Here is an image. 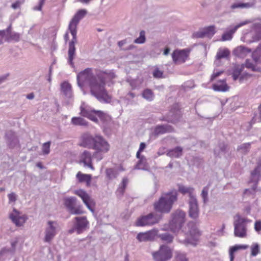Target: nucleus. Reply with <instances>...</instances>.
Returning <instances> with one entry per match:
<instances>
[{
  "instance_id": "f257e3e1",
  "label": "nucleus",
  "mask_w": 261,
  "mask_h": 261,
  "mask_svg": "<svg viewBox=\"0 0 261 261\" xmlns=\"http://www.w3.org/2000/svg\"><path fill=\"white\" fill-rule=\"evenodd\" d=\"M107 77L113 79L116 77L114 72L100 73L95 75L91 68H86L77 75L78 86L82 88L85 85H88L90 92L99 101L105 103H110L111 97L105 89L106 80Z\"/></svg>"
},
{
  "instance_id": "f03ea898",
  "label": "nucleus",
  "mask_w": 261,
  "mask_h": 261,
  "mask_svg": "<svg viewBox=\"0 0 261 261\" xmlns=\"http://www.w3.org/2000/svg\"><path fill=\"white\" fill-rule=\"evenodd\" d=\"M177 200V191L175 189L163 193L159 200L154 203V209L161 213H169L173 203Z\"/></svg>"
},
{
  "instance_id": "7ed1b4c3",
  "label": "nucleus",
  "mask_w": 261,
  "mask_h": 261,
  "mask_svg": "<svg viewBox=\"0 0 261 261\" xmlns=\"http://www.w3.org/2000/svg\"><path fill=\"white\" fill-rule=\"evenodd\" d=\"M95 139L93 147V149L95 150L93 158L99 161L103 159L104 154L108 152L110 147L109 143L102 136L95 135Z\"/></svg>"
},
{
  "instance_id": "20e7f679",
  "label": "nucleus",
  "mask_w": 261,
  "mask_h": 261,
  "mask_svg": "<svg viewBox=\"0 0 261 261\" xmlns=\"http://www.w3.org/2000/svg\"><path fill=\"white\" fill-rule=\"evenodd\" d=\"M186 213L181 210H176L172 214V219L169 221V227L173 232L178 231L185 222Z\"/></svg>"
},
{
  "instance_id": "39448f33",
  "label": "nucleus",
  "mask_w": 261,
  "mask_h": 261,
  "mask_svg": "<svg viewBox=\"0 0 261 261\" xmlns=\"http://www.w3.org/2000/svg\"><path fill=\"white\" fill-rule=\"evenodd\" d=\"M261 161L257 162V165L253 171L251 172L250 179L249 182L252 183L253 185L250 189H245L244 192V195H254L256 192L257 185L260 176Z\"/></svg>"
},
{
  "instance_id": "423d86ee",
  "label": "nucleus",
  "mask_w": 261,
  "mask_h": 261,
  "mask_svg": "<svg viewBox=\"0 0 261 261\" xmlns=\"http://www.w3.org/2000/svg\"><path fill=\"white\" fill-rule=\"evenodd\" d=\"M81 114L96 123L98 122V118L103 122L107 121L109 119V116L103 112L92 109L81 108Z\"/></svg>"
},
{
  "instance_id": "0eeeda50",
  "label": "nucleus",
  "mask_w": 261,
  "mask_h": 261,
  "mask_svg": "<svg viewBox=\"0 0 261 261\" xmlns=\"http://www.w3.org/2000/svg\"><path fill=\"white\" fill-rule=\"evenodd\" d=\"M74 222H73L72 227L68 230L69 234H72L75 232L77 234H80L88 228L89 223L86 217H76L74 218Z\"/></svg>"
},
{
  "instance_id": "6e6552de",
  "label": "nucleus",
  "mask_w": 261,
  "mask_h": 261,
  "mask_svg": "<svg viewBox=\"0 0 261 261\" xmlns=\"http://www.w3.org/2000/svg\"><path fill=\"white\" fill-rule=\"evenodd\" d=\"M59 230V225L57 221L51 220L47 221V226L44 231L45 236L43 241L45 243H50Z\"/></svg>"
},
{
  "instance_id": "1a4fd4ad",
  "label": "nucleus",
  "mask_w": 261,
  "mask_h": 261,
  "mask_svg": "<svg viewBox=\"0 0 261 261\" xmlns=\"http://www.w3.org/2000/svg\"><path fill=\"white\" fill-rule=\"evenodd\" d=\"M237 219L234 221V234L236 237L243 238L247 236L246 222L247 218H242L240 215L236 216Z\"/></svg>"
},
{
  "instance_id": "9d476101",
  "label": "nucleus",
  "mask_w": 261,
  "mask_h": 261,
  "mask_svg": "<svg viewBox=\"0 0 261 261\" xmlns=\"http://www.w3.org/2000/svg\"><path fill=\"white\" fill-rule=\"evenodd\" d=\"M64 203L68 211L72 215H81L84 213L82 206L75 197L65 198Z\"/></svg>"
},
{
  "instance_id": "9b49d317",
  "label": "nucleus",
  "mask_w": 261,
  "mask_h": 261,
  "mask_svg": "<svg viewBox=\"0 0 261 261\" xmlns=\"http://www.w3.org/2000/svg\"><path fill=\"white\" fill-rule=\"evenodd\" d=\"M152 255L154 261H168L172 256V250L168 246L163 245L158 251L152 252Z\"/></svg>"
},
{
  "instance_id": "f8f14e48",
  "label": "nucleus",
  "mask_w": 261,
  "mask_h": 261,
  "mask_svg": "<svg viewBox=\"0 0 261 261\" xmlns=\"http://www.w3.org/2000/svg\"><path fill=\"white\" fill-rule=\"evenodd\" d=\"M162 216L161 214L151 213L139 218L136 222V225L138 226L152 225L158 223L162 219Z\"/></svg>"
},
{
  "instance_id": "ddd939ff",
  "label": "nucleus",
  "mask_w": 261,
  "mask_h": 261,
  "mask_svg": "<svg viewBox=\"0 0 261 261\" xmlns=\"http://www.w3.org/2000/svg\"><path fill=\"white\" fill-rule=\"evenodd\" d=\"M189 55L186 49H175L172 54L173 61L175 64H181L186 62Z\"/></svg>"
},
{
  "instance_id": "4468645a",
  "label": "nucleus",
  "mask_w": 261,
  "mask_h": 261,
  "mask_svg": "<svg viewBox=\"0 0 261 261\" xmlns=\"http://www.w3.org/2000/svg\"><path fill=\"white\" fill-rule=\"evenodd\" d=\"M189 233L191 234L192 232L189 230L188 233H184L183 231L178 232L177 240L179 243L187 246L189 245L195 246L197 245L196 241L192 238H189Z\"/></svg>"
},
{
  "instance_id": "2eb2a0df",
  "label": "nucleus",
  "mask_w": 261,
  "mask_h": 261,
  "mask_svg": "<svg viewBox=\"0 0 261 261\" xmlns=\"http://www.w3.org/2000/svg\"><path fill=\"white\" fill-rule=\"evenodd\" d=\"M188 204L189 217L192 219H196L198 218L199 214V210L196 198L189 199Z\"/></svg>"
},
{
  "instance_id": "dca6fc26",
  "label": "nucleus",
  "mask_w": 261,
  "mask_h": 261,
  "mask_svg": "<svg viewBox=\"0 0 261 261\" xmlns=\"http://www.w3.org/2000/svg\"><path fill=\"white\" fill-rule=\"evenodd\" d=\"M6 143L10 148H19L20 144L18 139L14 132L9 130L6 133Z\"/></svg>"
},
{
  "instance_id": "f3484780",
  "label": "nucleus",
  "mask_w": 261,
  "mask_h": 261,
  "mask_svg": "<svg viewBox=\"0 0 261 261\" xmlns=\"http://www.w3.org/2000/svg\"><path fill=\"white\" fill-rule=\"evenodd\" d=\"M215 33L216 31L215 26L210 25L200 30L198 32L195 33L194 35L195 37L198 38H202L204 37L211 38L214 36Z\"/></svg>"
},
{
  "instance_id": "a211bd4d",
  "label": "nucleus",
  "mask_w": 261,
  "mask_h": 261,
  "mask_svg": "<svg viewBox=\"0 0 261 261\" xmlns=\"http://www.w3.org/2000/svg\"><path fill=\"white\" fill-rule=\"evenodd\" d=\"M75 194L81 198L84 204L91 212H94V209L91 206V204L93 203V200L86 191L80 190L76 191Z\"/></svg>"
},
{
  "instance_id": "6ab92c4d",
  "label": "nucleus",
  "mask_w": 261,
  "mask_h": 261,
  "mask_svg": "<svg viewBox=\"0 0 261 261\" xmlns=\"http://www.w3.org/2000/svg\"><path fill=\"white\" fill-rule=\"evenodd\" d=\"M77 43V38L72 37V40L69 43V48L68 51V63L71 67H74L73 59L75 54V44Z\"/></svg>"
},
{
  "instance_id": "aec40b11",
  "label": "nucleus",
  "mask_w": 261,
  "mask_h": 261,
  "mask_svg": "<svg viewBox=\"0 0 261 261\" xmlns=\"http://www.w3.org/2000/svg\"><path fill=\"white\" fill-rule=\"evenodd\" d=\"M19 215V212L14 208L13 212L9 216L10 219L17 226H22L26 220L25 216H20Z\"/></svg>"
},
{
  "instance_id": "412c9836",
  "label": "nucleus",
  "mask_w": 261,
  "mask_h": 261,
  "mask_svg": "<svg viewBox=\"0 0 261 261\" xmlns=\"http://www.w3.org/2000/svg\"><path fill=\"white\" fill-rule=\"evenodd\" d=\"M95 140V136L93 137L89 134H84L82 136L81 146L89 149H93Z\"/></svg>"
},
{
  "instance_id": "4be33fe9",
  "label": "nucleus",
  "mask_w": 261,
  "mask_h": 261,
  "mask_svg": "<svg viewBox=\"0 0 261 261\" xmlns=\"http://www.w3.org/2000/svg\"><path fill=\"white\" fill-rule=\"evenodd\" d=\"M174 132V128L169 124L157 125L154 129V134L155 136L164 134L166 133H170Z\"/></svg>"
},
{
  "instance_id": "5701e85b",
  "label": "nucleus",
  "mask_w": 261,
  "mask_h": 261,
  "mask_svg": "<svg viewBox=\"0 0 261 261\" xmlns=\"http://www.w3.org/2000/svg\"><path fill=\"white\" fill-rule=\"evenodd\" d=\"M248 22L245 21L239 23L238 24L234 26L233 28L230 29L229 31L225 32L222 36V41L230 40L232 38V35L236 32V31L241 27L247 24Z\"/></svg>"
},
{
  "instance_id": "b1692460",
  "label": "nucleus",
  "mask_w": 261,
  "mask_h": 261,
  "mask_svg": "<svg viewBox=\"0 0 261 261\" xmlns=\"http://www.w3.org/2000/svg\"><path fill=\"white\" fill-rule=\"evenodd\" d=\"M92 156L90 151L85 150L81 155V161L84 163L85 167H88L94 170V167L92 164Z\"/></svg>"
},
{
  "instance_id": "393cba45",
  "label": "nucleus",
  "mask_w": 261,
  "mask_h": 261,
  "mask_svg": "<svg viewBox=\"0 0 261 261\" xmlns=\"http://www.w3.org/2000/svg\"><path fill=\"white\" fill-rule=\"evenodd\" d=\"M244 69V65L242 64H238L236 65L233 66L232 68V77L234 81H236L238 79L239 76H240V81L243 79V74L244 73L242 74L243 71Z\"/></svg>"
},
{
  "instance_id": "a878e982",
  "label": "nucleus",
  "mask_w": 261,
  "mask_h": 261,
  "mask_svg": "<svg viewBox=\"0 0 261 261\" xmlns=\"http://www.w3.org/2000/svg\"><path fill=\"white\" fill-rule=\"evenodd\" d=\"M154 237V232L148 231L145 232L139 233L137 236V239L139 242H146L153 240Z\"/></svg>"
},
{
  "instance_id": "bb28decb",
  "label": "nucleus",
  "mask_w": 261,
  "mask_h": 261,
  "mask_svg": "<svg viewBox=\"0 0 261 261\" xmlns=\"http://www.w3.org/2000/svg\"><path fill=\"white\" fill-rule=\"evenodd\" d=\"M179 118L180 116L177 113L174 114L173 112H170L167 116H162L159 118V120L175 124L179 121Z\"/></svg>"
},
{
  "instance_id": "cd10ccee",
  "label": "nucleus",
  "mask_w": 261,
  "mask_h": 261,
  "mask_svg": "<svg viewBox=\"0 0 261 261\" xmlns=\"http://www.w3.org/2000/svg\"><path fill=\"white\" fill-rule=\"evenodd\" d=\"M61 92L65 97L71 99L72 97V92L71 85L67 82H64L61 85Z\"/></svg>"
},
{
  "instance_id": "c85d7f7f",
  "label": "nucleus",
  "mask_w": 261,
  "mask_h": 261,
  "mask_svg": "<svg viewBox=\"0 0 261 261\" xmlns=\"http://www.w3.org/2000/svg\"><path fill=\"white\" fill-rule=\"evenodd\" d=\"M251 52V49L244 46H240L236 48L233 50V54L239 58H243L248 54Z\"/></svg>"
},
{
  "instance_id": "c756f323",
  "label": "nucleus",
  "mask_w": 261,
  "mask_h": 261,
  "mask_svg": "<svg viewBox=\"0 0 261 261\" xmlns=\"http://www.w3.org/2000/svg\"><path fill=\"white\" fill-rule=\"evenodd\" d=\"M213 89L216 91L225 92L228 90L229 87L226 83V80L223 79L213 84Z\"/></svg>"
},
{
  "instance_id": "7c9ffc66",
  "label": "nucleus",
  "mask_w": 261,
  "mask_h": 261,
  "mask_svg": "<svg viewBox=\"0 0 261 261\" xmlns=\"http://www.w3.org/2000/svg\"><path fill=\"white\" fill-rule=\"evenodd\" d=\"M134 169L136 170L148 171L149 170V166L147 162L146 158L145 157H142L141 159H140Z\"/></svg>"
},
{
  "instance_id": "2f4dec72",
  "label": "nucleus",
  "mask_w": 261,
  "mask_h": 261,
  "mask_svg": "<svg viewBox=\"0 0 261 261\" xmlns=\"http://www.w3.org/2000/svg\"><path fill=\"white\" fill-rule=\"evenodd\" d=\"M87 13V11L85 9L79 10L74 15L70 23L77 25L80 21L84 17Z\"/></svg>"
},
{
  "instance_id": "473e14b6",
  "label": "nucleus",
  "mask_w": 261,
  "mask_h": 261,
  "mask_svg": "<svg viewBox=\"0 0 261 261\" xmlns=\"http://www.w3.org/2000/svg\"><path fill=\"white\" fill-rule=\"evenodd\" d=\"M249 247L247 245H236L231 247L229 250L230 261H233L234 258V253L240 249H246Z\"/></svg>"
},
{
  "instance_id": "72a5a7b5",
  "label": "nucleus",
  "mask_w": 261,
  "mask_h": 261,
  "mask_svg": "<svg viewBox=\"0 0 261 261\" xmlns=\"http://www.w3.org/2000/svg\"><path fill=\"white\" fill-rule=\"evenodd\" d=\"M178 191L182 194H189V199L196 197L193 194L194 189L192 187H187L182 185H179Z\"/></svg>"
},
{
  "instance_id": "f704fd0d",
  "label": "nucleus",
  "mask_w": 261,
  "mask_h": 261,
  "mask_svg": "<svg viewBox=\"0 0 261 261\" xmlns=\"http://www.w3.org/2000/svg\"><path fill=\"white\" fill-rule=\"evenodd\" d=\"M182 154V148L180 146H177L172 149L169 150L167 155L171 158H178Z\"/></svg>"
},
{
  "instance_id": "c9c22d12",
  "label": "nucleus",
  "mask_w": 261,
  "mask_h": 261,
  "mask_svg": "<svg viewBox=\"0 0 261 261\" xmlns=\"http://www.w3.org/2000/svg\"><path fill=\"white\" fill-rule=\"evenodd\" d=\"M76 177L80 182H86L89 184L91 180V175L83 174L81 172H79L76 174Z\"/></svg>"
},
{
  "instance_id": "e433bc0d",
  "label": "nucleus",
  "mask_w": 261,
  "mask_h": 261,
  "mask_svg": "<svg viewBox=\"0 0 261 261\" xmlns=\"http://www.w3.org/2000/svg\"><path fill=\"white\" fill-rule=\"evenodd\" d=\"M252 143V142H249L242 144L238 146L237 150L244 154H246L250 150Z\"/></svg>"
},
{
  "instance_id": "4c0bfd02",
  "label": "nucleus",
  "mask_w": 261,
  "mask_h": 261,
  "mask_svg": "<svg viewBox=\"0 0 261 261\" xmlns=\"http://www.w3.org/2000/svg\"><path fill=\"white\" fill-rule=\"evenodd\" d=\"M142 97L147 101H151L153 99L154 94L149 89H144L142 93Z\"/></svg>"
},
{
  "instance_id": "58836bf2",
  "label": "nucleus",
  "mask_w": 261,
  "mask_h": 261,
  "mask_svg": "<svg viewBox=\"0 0 261 261\" xmlns=\"http://www.w3.org/2000/svg\"><path fill=\"white\" fill-rule=\"evenodd\" d=\"M159 237L162 241L167 243H171L174 239L173 236L168 232L160 233Z\"/></svg>"
},
{
  "instance_id": "ea45409f",
  "label": "nucleus",
  "mask_w": 261,
  "mask_h": 261,
  "mask_svg": "<svg viewBox=\"0 0 261 261\" xmlns=\"http://www.w3.org/2000/svg\"><path fill=\"white\" fill-rule=\"evenodd\" d=\"M106 173L107 177L109 179H113L116 178L119 174L118 170L114 168L107 169Z\"/></svg>"
},
{
  "instance_id": "a19ab883",
  "label": "nucleus",
  "mask_w": 261,
  "mask_h": 261,
  "mask_svg": "<svg viewBox=\"0 0 261 261\" xmlns=\"http://www.w3.org/2000/svg\"><path fill=\"white\" fill-rule=\"evenodd\" d=\"M71 123L75 125L86 126L88 122L84 118L81 117H73Z\"/></svg>"
},
{
  "instance_id": "79ce46f5",
  "label": "nucleus",
  "mask_w": 261,
  "mask_h": 261,
  "mask_svg": "<svg viewBox=\"0 0 261 261\" xmlns=\"http://www.w3.org/2000/svg\"><path fill=\"white\" fill-rule=\"evenodd\" d=\"M128 183V179L126 177L123 178L121 183L120 184L119 188L117 189V193L119 194L120 196L123 195L125 189Z\"/></svg>"
},
{
  "instance_id": "37998d69",
  "label": "nucleus",
  "mask_w": 261,
  "mask_h": 261,
  "mask_svg": "<svg viewBox=\"0 0 261 261\" xmlns=\"http://www.w3.org/2000/svg\"><path fill=\"white\" fill-rule=\"evenodd\" d=\"M230 55V51L227 48L223 49H219L216 56V58L218 60L222 58H227Z\"/></svg>"
},
{
  "instance_id": "c03bdc74",
  "label": "nucleus",
  "mask_w": 261,
  "mask_h": 261,
  "mask_svg": "<svg viewBox=\"0 0 261 261\" xmlns=\"http://www.w3.org/2000/svg\"><path fill=\"white\" fill-rule=\"evenodd\" d=\"M226 148H227V146L224 143H223V142L220 143L218 145V148H216L214 150L215 155L216 156H219L220 152H225Z\"/></svg>"
},
{
  "instance_id": "a18cd8bd",
  "label": "nucleus",
  "mask_w": 261,
  "mask_h": 261,
  "mask_svg": "<svg viewBox=\"0 0 261 261\" xmlns=\"http://www.w3.org/2000/svg\"><path fill=\"white\" fill-rule=\"evenodd\" d=\"M252 58L255 62H257L261 58V44L258 46L253 53Z\"/></svg>"
},
{
  "instance_id": "49530a36",
  "label": "nucleus",
  "mask_w": 261,
  "mask_h": 261,
  "mask_svg": "<svg viewBox=\"0 0 261 261\" xmlns=\"http://www.w3.org/2000/svg\"><path fill=\"white\" fill-rule=\"evenodd\" d=\"M259 253V245L257 243H253L251 246V255L256 256Z\"/></svg>"
},
{
  "instance_id": "de8ad7c7",
  "label": "nucleus",
  "mask_w": 261,
  "mask_h": 261,
  "mask_svg": "<svg viewBox=\"0 0 261 261\" xmlns=\"http://www.w3.org/2000/svg\"><path fill=\"white\" fill-rule=\"evenodd\" d=\"M163 71L160 70L159 67H154V69L152 71V75L155 79H161L164 77Z\"/></svg>"
},
{
  "instance_id": "09e8293b",
  "label": "nucleus",
  "mask_w": 261,
  "mask_h": 261,
  "mask_svg": "<svg viewBox=\"0 0 261 261\" xmlns=\"http://www.w3.org/2000/svg\"><path fill=\"white\" fill-rule=\"evenodd\" d=\"M253 29L255 32V36L257 40L261 39V23H254Z\"/></svg>"
},
{
  "instance_id": "8fccbe9b",
  "label": "nucleus",
  "mask_w": 261,
  "mask_h": 261,
  "mask_svg": "<svg viewBox=\"0 0 261 261\" xmlns=\"http://www.w3.org/2000/svg\"><path fill=\"white\" fill-rule=\"evenodd\" d=\"M145 34V32L144 31H141L140 32L139 37L134 40V42L138 44H142L144 43L146 39Z\"/></svg>"
},
{
  "instance_id": "3c124183",
  "label": "nucleus",
  "mask_w": 261,
  "mask_h": 261,
  "mask_svg": "<svg viewBox=\"0 0 261 261\" xmlns=\"http://www.w3.org/2000/svg\"><path fill=\"white\" fill-rule=\"evenodd\" d=\"M20 34L16 32H12L7 37V40H14L15 42H18L20 40Z\"/></svg>"
},
{
  "instance_id": "603ef678",
  "label": "nucleus",
  "mask_w": 261,
  "mask_h": 261,
  "mask_svg": "<svg viewBox=\"0 0 261 261\" xmlns=\"http://www.w3.org/2000/svg\"><path fill=\"white\" fill-rule=\"evenodd\" d=\"M250 6V4L249 3H235L231 5V9H236V8H249Z\"/></svg>"
},
{
  "instance_id": "864d4df0",
  "label": "nucleus",
  "mask_w": 261,
  "mask_h": 261,
  "mask_svg": "<svg viewBox=\"0 0 261 261\" xmlns=\"http://www.w3.org/2000/svg\"><path fill=\"white\" fill-rule=\"evenodd\" d=\"M77 25H75V24L69 23V24L68 26V29L70 31V32L72 36V37H76Z\"/></svg>"
},
{
  "instance_id": "5fc2aeb1",
  "label": "nucleus",
  "mask_w": 261,
  "mask_h": 261,
  "mask_svg": "<svg viewBox=\"0 0 261 261\" xmlns=\"http://www.w3.org/2000/svg\"><path fill=\"white\" fill-rule=\"evenodd\" d=\"M50 142L44 143L42 146V151L44 154H48L50 152Z\"/></svg>"
},
{
  "instance_id": "6e6d98bb",
  "label": "nucleus",
  "mask_w": 261,
  "mask_h": 261,
  "mask_svg": "<svg viewBox=\"0 0 261 261\" xmlns=\"http://www.w3.org/2000/svg\"><path fill=\"white\" fill-rule=\"evenodd\" d=\"M208 191V188L207 187H204L202 189L201 195L204 203L206 202V201H207Z\"/></svg>"
},
{
  "instance_id": "4d7b16f0",
  "label": "nucleus",
  "mask_w": 261,
  "mask_h": 261,
  "mask_svg": "<svg viewBox=\"0 0 261 261\" xmlns=\"http://www.w3.org/2000/svg\"><path fill=\"white\" fill-rule=\"evenodd\" d=\"M176 258L178 261H188L186 255L182 253H177Z\"/></svg>"
},
{
  "instance_id": "13d9d810",
  "label": "nucleus",
  "mask_w": 261,
  "mask_h": 261,
  "mask_svg": "<svg viewBox=\"0 0 261 261\" xmlns=\"http://www.w3.org/2000/svg\"><path fill=\"white\" fill-rule=\"evenodd\" d=\"M45 1V0H39L38 6L35 7L34 8V10L37 11H41Z\"/></svg>"
},
{
  "instance_id": "bf43d9fd",
  "label": "nucleus",
  "mask_w": 261,
  "mask_h": 261,
  "mask_svg": "<svg viewBox=\"0 0 261 261\" xmlns=\"http://www.w3.org/2000/svg\"><path fill=\"white\" fill-rule=\"evenodd\" d=\"M17 244V241H13L11 243V249H9V252H11V253H14V252L15 251V248H16V246Z\"/></svg>"
},
{
  "instance_id": "052dcab7",
  "label": "nucleus",
  "mask_w": 261,
  "mask_h": 261,
  "mask_svg": "<svg viewBox=\"0 0 261 261\" xmlns=\"http://www.w3.org/2000/svg\"><path fill=\"white\" fill-rule=\"evenodd\" d=\"M8 196L10 202H15L16 200V195L14 193L9 194Z\"/></svg>"
},
{
  "instance_id": "680f3d73",
  "label": "nucleus",
  "mask_w": 261,
  "mask_h": 261,
  "mask_svg": "<svg viewBox=\"0 0 261 261\" xmlns=\"http://www.w3.org/2000/svg\"><path fill=\"white\" fill-rule=\"evenodd\" d=\"M254 229L256 231H260L261 230V221H257L255 222L254 225Z\"/></svg>"
},
{
  "instance_id": "e2e57ef3",
  "label": "nucleus",
  "mask_w": 261,
  "mask_h": 261,
  "mask_svg": "<svg viewBox=\"0 0 261 261\" xmlns=\"http://www.w3.org/2000/svg\"><path fill=\"white\" fill-rule=\"evenodd\" d=\"M9 252V249L6 247L3 248L0 251V259H1L3 256L7 252Z\"/></svg>"
},
{
  "instance_id": "0e129e2a",
  "label": "nucleus",
  "mask_w": 261,
  "mask_h": 261,
  "mask_svg": "<svg viewBox=\"0 0 261 261\" xmlns=\"http://www.w3.org/2000/svg\"><path fill=\"white\" fill-rule=\"evenodd\" d=\"M21 4L22 3L20 1H17L12 5V8H13L14 9L19 8Z\"/></svg>"
},
{
  "instance_id": "69168bd1",
  "label": "nucleus",
  "mask_w": 261,
  "mask_h": 261,
  "mask_svg": "<svg viewBox=\"0 0 261 261\" xmlns=\"http://www.w3.org/2000/svg\"><path fill=\"white\" fill-rule=\"evenodd\" d=\"M222 73H223V71L214 72L211 76V80H214L215 78L220 75Z\"/></svg>"
},
{
  "instance_id": "338daca9",
  "label": "nucleus",
  "mask_w": 261,
  "mask_h": 261,
  "mask_svg": "<svg viewBox=\"0 0 261 261\" xmlns=\"http://www.w3.org/2000/svg\"><path fill=\"white\" fill-rule=\"evenodd\" d=\"M244 65V67H246L247 68L251 69L254 64H252L251 62H250L248 60H247L246 61Z\"/></svg>"
},
{
  "instance_id": "774afa93",
  "label": "nucleus",
  "mask_w": 261,
  "mask_h": 261,
  "mask_svg": "<svg viewBox=\"0 0 261 261\" xmlns=\"http://www.w3.org/2000/svg\"><path fill=\"white\" fill-rule=\"evenodd\" d=\"M6 36V31H0V44L3 43V40Z\"/></svg>"
}]
</instances>
